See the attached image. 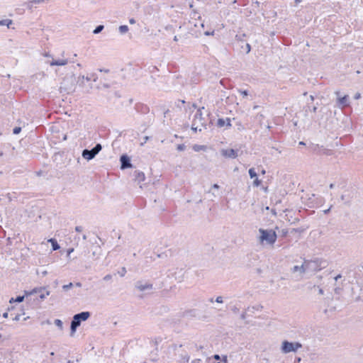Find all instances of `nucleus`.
<instances>
[{
	"instance_id": "obj_1",
	"label": "nucleus",
	"mask_w": 363,
	"mask_h": 363,
	"mask_svg": "<svg viewBox=\"0 0 363 363\" xmlns=\"http://www.w3.org/2000/svg\"><path fill=\"white\" fill-rule=\"evenodd\" d=\"M91 316L89 311H82L75 314L70 324V336L73 337L78 327L80 326L82 321L86 320Z\"/></svg>"
},
{
	"instance_id": "obj_2",
	"label": "nucleus",
	"mask_w": 363,
	"mask_h": 363,
	"mask_svg": "<svg viewBox=\"0 0 363 363\" xmlns=\"http://www.w3.org/2000/svg\"><path fill=\"white\" fill-rule=\"evenodd\" d=\"M259 241L261 244H267L273 245L277 238V235L275 231L273 230H265L263 228L259 229Z\"/></svg>"
},
{
	"instance_id": "obj_3",
	"label": "nucleus",
	"mask_w": 363,
	"mask_h": 363,
	"mask_svg": "<svg viewBox=\"0 0 363 363\" xmlns=\"http://www.w3.org/2000/svg\"><path fill=\"white\" fill-rule=\"evenodd\" d=\"M245 38L246 35L245 33L237 34L235 39V45L240 52L248 54L251 50V46L247 43Z\"/></svg>"
},
{
	"instance_id": "obj_4",
	"label": "nucleus",
	"mask_w": 363,
	"mask_h": 363,
	"mask_svg": "<svg viewBox=\"0 0 363 363\" xmlns=\"http://www.w3.org/2000/svg\"><path fill=\"white\" fill-rule=\"evenodd\" d=\"M302 347V345L298 342H289L284 340L281 343V350L284 354L289 352H296Z\"/></svg>"
},
{
	"instance_id": "obj_5",
	"label": "nucleus",
	"mask_w": 363,
	"mask_h": 363,
	"mask_svg": "<svg viewBox=\"0 0 363 363\" xmlns=\"http://www.w3.org/2000/svg\"><path fill=\"white\" fill-rule=\"evenodd\" d=\"M76 86V79L74 74L70 76H66L62 82V86L66 91L69 92L75 89Z\"/></svg>"
},
{
	"instance_id": "obj_6",
	"label": "nucleus",
	"mask_w": 363,
	"mask_h": 363,
	"mask_svg": "<svg viewBox=\"0 0 363 363\" xmlns=\"http://www.w3.org/2000/svg\"><path fill=\"white\" fill-rule=\"evenodd\" d=\"M306 272L308 271H319L322 268H324L325 266H322V262H320L318 259L315 260H304Z\"/></svg>"
},
{
	"instance_id": "obj_7",
	"label": "nucleus",
	"mask_w": 363,
	"mask_h": 363,
	"mask_svg": "<svg viewBox=\"0 0 363 363\" xmlns=\"http://www.w3.org/2000/svg\"><path fill=\"white\" fill-rule=\"evenodd\" d=\"M135 288L140 291H145L152 290L153 289V285L149 281L138 280L135 283Z\"/></svg>"
},
{
	"instance_id": "obj_8",
	"label": "nucleus",
	"mask_w": 363,
	"mask_h": 363,
	"mask_svg": "<svg viewBox=\"0 0 363 363\" xmlns=\"http://www.w3.org/2000/svg\"><path fill=\"white\" fill-rule=\"evenodd\" d=\"M238 150L234 149H223L220 151L221 155L226 158L235 159L238 156Z\"/></svg>"
},
{
	"instance_id": "obj_9",
	"label": "nucleus",
	"mask_w": 363,
	"mask_h": 363,
	"mask_svg": "<svg viewBox=\"0 0 363 363\" xmlns=\"http://www.w3.org/2000/svg\"><path fill=\"white\" fill-rule=\"evenodd\" d=\"M335 94L337 96V104L338 106L344 107V106H348L350 105L348 95H345L344 96L340 97V92L339 91H336L335 92Z\"/></svg>"
},
{
	"instance_id": "obj_10",
	"label": "nucleus",
	"mask_w": 363,
	"mask_h": 363,
	"mask_svg": "<svg viewBox=\"0 0 363 363\" xmlns=\"http://www.w3.org/2000/svg\"><path fill=\"white\" fill-rule=\"evenodd\" d=\"M121 169H125L132 167L130 157L127 155H122L120 157Z\"/></svg>"
},
{
	"instance_id": "obj_11",
	"label": "nucleus",
	"mask_w": 363,
	"mask_h": 363,
	"mask_svg": "<svg viewBox=\"0 0 363 363\" xmlns=\"http://www.w3.org/2000/svg\"><path fill=\"white\" fill-rule=\"evenodd\" d=\"M193 121H196V123L200 126L206 127L204 123V118L202 117V113L200 108L196 111Z\"/></svg>"
},
{
	"instance_id": "obj_12",
	"label": "nucleus",
	"mask_w": 363,
	"mask_h": 363,
	"mask_svg": "<svg viewBox=\"0 0 363 363\" xmlns=\"http://www.w3.org/2000/svg\"><path fill=\"white\" fill-rule=\"evenodd\" d=\"M258 262H259V256L256 254H251L249 256V260H248V263L247 264V266L248 267H257Z\"/></svg>"
},
{
	"instance_id": "obj_13",
	"label": "nucleus",
	"mask_w": 363,
	"mask_h": 363,
	"mask_svg": "<svg viewBox=\"0 0 363 363\" xmlns=\"http://www.w3.org/2000/svg\"><path fill=\"white\" fill-rule=\"evenodd\" d=\"M82 156L83 157V158H84L89 161V160L94 159L96 155L94 152V151L92 150V149H91V150L84 149L82 151Z\"/></svg>"
},
{
	"instance_id": "obj_14",
	"label": "nucleus",
	"mask_w": 363,
	"mask_h": 363,
	"mask_svg": "<svg viewBox=\"0 0 363 363\" xmlns=\"http://www.w3.org/2000/svg\"><path fill=\"white\" fill-rule=\"evenodd\" d=\"M291 272L292 273H296V272H298L300 274H305L306 272V265H305V261L303 262V263L298 266V265H296V266H294L291 269Z\"/></svg>"
},
{
	"instance_id": "obj_15",
	"label": "nucleus",
	"mask_w": 363,
	"mask_h": 363,
	"mask_svg": "<svg viewBox=\"0 0 363 363\" xmlns=\"http://www.w3.org/2000/svg\"><path fill=\"white\" fill-rule=\"evenodd\" d=\"M225 125H226L228 128L231 127L230 119L229 118H227L226 119L218 118L217 121V126L219 128H222Z\"/></svg>"
},
{
	"instance_id": "obj_16",
	"label": "nucleus",
	"mask_w": 363,
	"mask_h": 363,
	"mask_svg": "<svg viewBox=\"0 0 363 363\" xmlns=\"http://www.w3.org/2000/svg\"><path fill=\"white\" fill-rule=\"evenodd\" d=\"M134 177L135 181L138 184H140L141 182H143L145 179V174L140 171L134 172Z\"/></svg>"
},
{
	"instance_id": "obj_17",
	"label": "nucleus",
	"mask_w": 363,
	"mask_h": 363,
	"mask_svg": "<svg viewBox=\"0 0 363 363\" xmlns=\"http://www.w3.org/2000/svg\"><path fill=\"white\" fill-rule=\"evenodd\" d=\"M68 63L67 60H52L50 62V66H64Z\"/></svg>"
},
{
	"instance_id": "obj_18",
	"label": "nucleus",
	"mask_w": 363,
	"mask_h": 363,
	"mask_svg": "<svg viewBox=\"0 0 363 363\" xmlns=\"http://www.w3.org/2000/svg\"><path fill=\"white\" fill-rule=\"evenodd\" d=\"M48 242L51 243L52 250H57L60 249V246L57 243V242L55 239L50 238V240H48Z\"/></svg>"
},
{
	"instance_id": "obj_19",
	"label": "nucleus",
	"mask_w": 363,
	"mask_h": 363,
	"mask_svg": "<svg viewBox=\"0 0 363 363\" xmlns=\"http://www.w3.org/2000/svg\"><path fill=\"white\" fill-rule=\"evenodd\" d=\"M45 289V288H44V287L35 288L30 292L26 291V295H31V294H37V293H41Z\"/></svg>"
},
{
	"instance_id": "obj_20",
	"label": "nucleus",
	"mask_w": 363,
	"mask_h": 363,
	"mask_svg": "<svg viewBox=\"0 0 363 363\" xmlns=\"http://www.w3.org/2000/svg\"><path fill=\"white\" fill-rule=\"evenodd\" d=\"M13 23L12 20L11 19H4L0 21V26H6L9 28L10 25Z\"/></svg>"
},
{
	"instance_id": "obj_21",
	"label": "nucleus",
	"mask_w": 363,
	"mask_h": 363,
	"mask_svg": "<svg viewBox=\"0 0 363 363\" xmlns=\"http://www.w3.org/2000/svg\"><path fill=\"white\" fill-rule=\"evenodd\" d=\"M102 149V146L100 143H97L93 148L92 150L96 155Z\"/></svg>"
},
{
	"instance_id": "obj_22",
	"label": "nucleus",
	"mask_w": 363,
	"mask_h": 363,
	"mask_svg": "<svg viewBox=\"0 0 363 363\" xmlns=\"http://www.w3.org/2000/svg\"><path fill=\"white\" fill-rule=\"evenodd\" d=\"M102 149V146L100 143H97L93 148L92 150L96 155Z\"/></svg>"
},
{
	"instance_id": "obj_23",
	"label": "nucleus",
	"mask_w": 363,
	"mask_h": 363,
	"mask_svg": "<svg viewBox=\"0 0 363 363\" xmlns=\"http://www.w3.org/2000/svg\"><path fill=\"white\" fill-rule=\"evenodd\" d=\"M191 130L194 132H196L197 130L201 131V128H200V125H199L196 121H193L191 124Z\"/></svg>"
},
{
	"instance_id": "obj_24",
	"label": "nucleus",
	"mask_w": 363,
	"mask_h": 363,
	"mask_svg": "<svg viewBox=\"0 0 363 363\" xmlns=\"http://www.w3.org/2000/svg\"><path fill=\"white\" fill-rule=\"evenodd\" d=\"M118 30L121 34H124L128 31V27L126 25H122L119 26Z\"/></svg>"
},
{
	"instance_id": "obj_25",
	"label": "nucleus",
	"mask_w": 363,
	"mask_h": 363,
	"mask_svg": "<svg viewBox=\"0 0 363 363\" xmlns=\"http://www.w3.org/2000/svg\"><path fill=\"white\" fill-rule=\"evenodd\" d=\"M104 28V26L103 25H99L97 26L95 29L93 31L94 34H98L101 33Z\"/></svg>"
},
{
	"instance_id": "obj_26",
	"label": "nucleus",
	"mask_w": 363,
	"mask_h": 363,
	"mask_svg": "<svg viewBox=\"0 0 363 363\" xmlns=\"http://www.w3.org/2000/svg\"><path fill=\"white\" fill-rule=\"evenodd\" d=\"M180 357L181 359L184 361V362H188L189 361L190 357L186 352H185L184 354H181Z\"/></svg>"
},
{
	"instance_id": "obj_27",
	"label": "nucleus",
	"mask_w": 363,
	"mask_h": 363,
	"mask_svg": "<svg viewBox=\"0 0 363 363\" xmlns=\"http://www.w3.org/2000/svg\"><path fill=\"white\" fill-rule=\"evenodd\" d=\"M249 172V175H250V178H252H252H256V177H257V173L255 172V169H254V168H250V169H249V172Z\"/></svg>"
},
{
	"instance_id": "obj_28",
	"label": "nucleus",
	"mask_w": 363,
	"mask_h": 363,
	"mask_svg": "<svg viewBox=\"0 0 363 363\" xmlns=\"http://www.w3.org/2000/svg\"><path fill=\"white\" fill-rule=\"evenodd\" d=\"M54 323L60 329L62 330L63 323L62 321L60 319H55Z\"/></svg>"
},
{
	"instance_id": "obj_29",
	"label": "nucleus",
	"mask_w": 363,
	"mask_h": 363,
	"mask_svg": "<svg viewBox=\"0 0 363 363\" xmlns=\"http://www.w3.org/2000/svg\"><path fill=\"white\" fill-rule=\"evenodd\" d=\"M91 79H93V81H94V82H96V79H97V77L96 76V74H90V76H86V81H88V82H89V81H90V80H91Z\"/></svg>"
},
{
	"instance_id": "obj_30",
	"label": "nucleus",
	"mask_w": 363,
	"mask_h": 363,
	"mask_svg": "<svg viewBox=\"0 0 363 363\" xmlns=\"http://www.w3.org/2000/svg\"><path fill=\"white\" fill-rule=\"evenodd\" d=\"M206 148V147L204 145H195L194 147H193V149L195 150V151H199L201 150H204Z\"/></svg>"
},
{
	"instance_id": "obj_31",
	"label": "nucleus",
	"mask_w": 363,
	"mask_h": 363,
	"mask_svg": "<svg viewBox=\"0 0 363 363\" xmlns=\"http://www.w3.org/2000/svg\"><path fill=\"white\" fill-rule=\"evenodd\" d=\"M84 79H86V77L84 75L79 76L77 83H79L80 86H83L84 85Z\"/></svg>"
},
{
	"instance_id": "obj_32",
	"label": "nucleus",
	"mask_w": 363,
	"mask_h": 363,
	"mask_svg": "<svg viewBox=\"0 0 363 363\" xmlns=\"http://www.w3.org/2000/svg\"><path fill=\"white\" fill-rule=\"evenodd\" d=\"M50 294V291H47L45 293H40V294L39 295V298L41 299V300H43L47 296H48Z\"/></svg>"
},
{
	"instance_id": "obj_33",
	"label": "nucleus",
	"mask_w": 363,
	"mask_h": 363,
	"mask_svg": "<svg viewBox=\"0 0 363 363\" xmlns=\"http://www.w3.org/2000/svg\"><path fill=\"white\" fill-rule=\"evenodd\" d=\"M24 296H18L16 298H15V302H18V303H21L24 300Z\"/></svg>"
},
{
	"instance_id": "obj_34",
	"label": "nucleus",
	"mask_w": 363,
	"mask_h": 363,
	"mask_svg": "<svg viewBox=\"0 0 363 363\" xmlns=\"http://www.w3.org/2000/svg\"><path fill=\"white\" fill-rule=\"evenodd\" d=\"M73 286V284L72 283H69L68 284H66V285H64L62 286V289L65 290V291H67L69 290V289H71L72 287Z\"/></svg>"
},
{
	"instance_id": "obj_35",
	"label": "nucleus",
	"mask_w": 363,
	"mask_h": 363,
	"mask_svg": "<svg viewBox=\"0 0 363 363\" xmlns=\"http://www.w3.org/2000/svg\"><path fill=\"white\" fill-rule=\"evenodd\" d=\"M21 131V127H15L13 129V133L15 134V135H17V134L20 133Z\"/></svg>"
},
{
	"instance_id": "obj_36",
	"label": "nucleus",
	"mask_w": 363,
	"mask_h": 363,
	"mask_svg": "<svg viewBox=\"0 0 363 363\" xmlns=\"http://www.w3.org/2000/svg\"><path fill=\"white\" fill-rule=\"evenodd\" d=\"M126 272L127 271L125 267H122L121 271L118 272V274H120L121 277H124Z\"/></svg>"
},
{
	"instance_id": "obj_37",
	"label": "nucleus",
	"mask_w": 363,
	"mask_h": 363,
	"mask_svg": "<svg viewBox=\"0 0 363 363\" xmlns=\"http://www.w3.org/2000/svg\"><path fill=\"white\" fill-rule=\"evenodd\" d=\"M186 148V146L184 144H179L177 146V150L178 151H183Z\"/></svg>"
},
{
	"instance_id": "obj_38",
	"label": "nucleus",
	"mask_w": 363,
	"mask_h": 363,
	"mask_svg": "<svg viewBox=\"0 0 363 363\" xmlns=\"http://www.w3.org/2000/svg\"><path fill=\"white\" fill-rule=\"evenodd\" d=\"M261 184V181L257 179V177L255 178V179L253 182V185L255 186H259Z\"/></svg>"
},
{
	"instance_id": "obj_39",
	"label": "nucleus",
	"mask_w": 363,
	"mask_h": 363,
	"mask_svg": "<svg viewBox=\"0 0 363 363\" xmlns=\"http://www.w3.org/2000/svg\"><path fill=\"white\" fill-rule=\"evenodd\" d=\"M238 91L245 97L248 96V91L247 90L239 89Z\"/></svg>"
},
{
	"instance_id": "obj_40",
	"label": "nucleus",
	"mask_w": 363,
	"mask_h": 363,
	"mask_svg": "<svg viewBox=\"0 0 363 363\" xmlns=\"http://www.w3.org/2000/svg\"><path fill=\"white\" fill-rule=\"evenodd\" d=\"M215 301L218 303H222L223 302V298L222 296H218L216 298Z\"/></svg>"
},
{
	"instance_id": "obj_41",
	"label": "nucleus",
	"mask_w": 363,
	"mask_h": 363,
	"mask_svg": "<svg viewBox=\"0 0 363 363\" xmlns=\"http://www.w3.org/2000/svg\"><path fill=\"white\" fill-rule=\"evenodd\" d=\"M255 270V272L257 273V274H261L262 273V270L260 267H256L254 269Z\"/></svg>"
},
{
	"instance_id": "obj_42",
	"label": "nucleus",
	"mask_w": 363,
	"mask_h": 363,
	"mask_svg": "<svg viewBox=\"0 0 363 363\" xmlns=\"http://www.w3.org/2000/svg\"><path fill=\"white\" fill-rule=\"evenodd\" d=\"M281 233V235L283 237H286L287 235V234H288V230L287 229H282Z\"/></svg>"
},
{
	"instance_id": "obj_43",
	"label": "nucleus",
	"mask_w": 363,
	"mask_h": 363,
	"mask_svg": "<svg viewBox=\"0 0 363 363\" xmlns=\"http://www.w3.org/2000/svg\"><path fill=\"white\" fill-rule=\"evenodd\" d=\"M111 278H112V276H111V274H107V275H106V276L103 278V279H104V281H109V280H111Z\"/></svg>"
},
{
	"instance_id": "obj_44",
	"label": "nucleus",
	"mask_w": 363,
	"mask_h": 363,
	"mask_svg": "<svg viewBox=\"0 0 363 363\" xmlns=\"http://www.w3.org/2000/svg\"><path fill=\"white\" fill-rule=\"evenodd\" d=\"M303 230H300V229H298V228H292L290 231L291 233H296V232H302Z\"/></svg>"
},
{
	"instance_id": "obj_45",
	"label": "nucleus",
	"mask_w": 363,
	"mask_h": 363,
	"mask_svg": "<svg viewBox=\"0 0 363 363\" xmlns=\"http://www.w3.org/2000/svg\"><path fill=\"white\" fill-rule=\"evenodd\" d=\"M361 98V94L357 92L354 94V99L357 100V99H359Z\"/></svg>"
},
{
	"instance_id": "obj_46",
	"label": "nucleus",
	"mask_w": 363,
	"mask_h": 363,
	"mask_svg": "<svg viewBox=\"0 0 363 363\" xmlns=\"http://www.w3.org/2000/svg\"><path fill=\"white\" fill-rule=\"evenodd\" d=\"M83 228L82 226H76L75 227V230L78 233L82 231Z\"/></svg>"
},
{
	"instance_id": "obj_47",
	"label": "nucleus",
	"mask_w": 363,
	"mask_h": 363,
	"mask_svg": "<svg viewBox=\"0 0 363 363\" xmlns=\"http://www.w3.org/2000/svg\"><path fill=\"white\" fill-rule=\"evenodd\" d=\"M20 317H21V314H17L13 318V320H15V321H18L20 320Z\"/></svg>"
},
{
	"instance_id": "obj_48",
	"label": "nucleus",
	"mask_w": 363,
	"mask_h": 363,
	"mask_svg": "<svg viewBox=\"0 0 363 363\" xmlns=\"http://www.w3.org/2000/svg\"><path fill=\"white\" fill-rule=\"evenodd\" d=\"M43 1H44V0H33L31 2L33 3V4H40V3H42Z\"/></svg>"
},
{
	"instance_id": "obj_49",
	"label": "nucleus",
	"mask_w": 363,
	"mask_h": 363,
	"mask_svg": "<svg viewBox=\"0 0 363 363\" xmlns=\"http://www.w3.org/2000/svg\"><path fill=\"white\" fill-rule=\"evenodd\" d=\"M149 137L148 136H145L144 137V142L143 143H141V145H143L144 143H145L148 140H149Z\"/></svg>"
},
{
	"instance_id": "obj_50",
	"label": "nucleus",
	"mask_w": 363,
	"mask_h": 363,
	"mask_svg": "<svg viewBox=\"0 0 363 363\" xmlns=\"http://www.w3.org/2000/svg\"><path fill=\"white\" fill-rule=\"evenodd\" d=\"M241 319L244 320L246 318V312H244L240 315Z\"/></svg>"
},
{
	"instance_id": "obj_51",
	"label": "nucleus",
	"mask_w": 363,
	"mask_h": 363,
	"mask_svg": "<svg viewBox=\"0 0 363 363\" xmlns=\"http://www.w3.org/2000/svg\"><path fill=\"white\" fill-rule=\"evenodd\" d=\"M213 33H214V31H212V32L206 31V32L204 33V34H205L206 35H213Z\"/></svg>"
},
{
	"instance_id": "obj_52",
	"label": "nucleus",
	"mask_w": 363,
	"mask_h": 363,
	"mask_svg": "<svg viewBox=\"0 0 363 363\" xmlns=\"http://www.w3.org/2000/svg\"><path fill=\"white\" fill-rule=\"evenodd\" d=\"M201 360L200 359H196L193 360V361L191 362V363H200V362H201Z\"/></svg>"
},
{
	"instance_id": "obj_53",
	"label": "nucleus",
	"mask_w": 363,
	"mask_h": 363,
	"mask_svg": "<svg viewBox=\"0 0 363 363\" xmlns=\"http://www.w3.org/2000/svg\"><path fill=\"white\" fill-rule=\"evenodd\" d=\"M129 23H130V24H134V23H135V20L133 18H130V19H129Z\"/></svg>"
},
{
	"instance_id": "obj_54",
	"label": "nucleus",
	"mask_w": 363,
	"mask_h": 363,
	"mask_svg": "<svg viewBox=\"0 0 363 363\" xmlns=\"http://www.w3.org/2000/svg\"><path fill=\"white\" fill-rule=\"evenodd\" d=\"M318 288V294H320V295H323V290L321 289V288Z\"/></svg>"
},
{
	"instance_id": "obj_55",
	"label": "nucleus",
	"mask_w": 363,
	"mask_h": 363,
	"mask_svg": "<svg viewBox=\"0 0 363 363\" xmlns=\"http://www.w3.org/2000/svg\"><path fill=\"white\" fill-rule=\"evenodd\" d=\"M232 311L234 312V313H237L238 312V308L237 307H233L232 308Z\"/></svg>"
},
{
	"instance_id": "obj_56",
	"label": "nucleus",
	"mask_w": 363,
	"mask_h": 363,
	"mask_svg": "<svg viewBox=\"0 0 363 363\" xmlns=\"http://www.w3.org/2000/svg\"><path fill=\"white\" fill-rule=\"evenodd\" d=\"M212 188L213 189H219V186L217 184H214L213 186H212Z\"/></svg>"
},
{
	"instance_id": "obj_57",
	"label": "nucleus",
	"mask_w": 363,
	"mask_h": 363,
	"mask_svg": "<svg viewBox=\"0 0 363 363\" xmlns=\"http://www.w3.org/2000/svg\"><path fill=\"white\" fill-rule=\"evenodd\" d=\"M331 207H330L328 209L324 211V213L327 214L330 212Z\"/></svg>"
},
{
	"instance_id": "obj_58",
	"label": "nucleus",
	"mask_w": 363,
	"mask_h": 363,
	"mask_svg": "<svg viewBox=\"0 0 363 363\" xmlns=\"http://www.w3.org/2000/svg\"><path fill=\"white\" fill-rule=\"evenodd\" d=\"M8 315H9V313L7 312H5L4 314H3V317L4 318H8Z\"/></svg>"
},
{
	"instance_id": "obj_59",
	"label": "nucleus",
	"mask_w": 363,
	"mask_h": 363,
	"mask_svg": "<svg viewBox=\"0 0 363 363\" xmlns=\"http://www.w3.org/2000/svg\"><path fill=\"white\" fill-rule=\"evenodd\" d=\"M214 358L216 359V360H218L220 359V356L218 354H215L214 355Z\"/></svg>"
},
{
	"instance_id": "obj_60",
	"label": "nucleus",
	"mask_w": 363,
	"mask_h": 363,
	"mask_svg": "<svg viewBox=\"0 0 363 363\" xmlns=\"http://www.w3.org/2000/svg\"><path fill=\"white\" fill-rule=\"evenodd\" d=\"M313 112L315 113L316 111H317V107L316 106H314L313 107L312 110H311Z\"/></svg>"
},
{
	"instance_id": "obj_61",
	"label": "nucleus",
	"mask_w": 363,
	"mask_h": 363,
	"mask_svg": "<svg viewBox=\"0 0 363 363\" xmlns=\"http://www.w3.org/2000/svg\"><path fill=\"white\" fill-rule=\"evenodd\" d=\"M75 285H76L77 286H78V287H81V286H82V284H81L80 282H77V283L75 284Z\"/></svg>"
},
{
	"instance_id": "obj_62",
	"label": "nucleus",
	"mask_w": 363,
	"mask_h": 363,
	"mask_svg": "<svg viewBox=\"0 0 363 363\" xmlns=\"http://www.w3.org/2000/svg\"><path fill=\"white\" fill-rule=\"evenodd\" d=\"M340 199H341L342 201H345V195H342Z\"/></svg>"
},
{
	"instance_id": "obj_63",
	"label": "nucleus",
	"mask_w": 363,
	"mask_h": 363,
	"mask_svg": "<svg viewBox=\"0 0 363 363\" xmlns=\"http://www.w3.org/2000/svg\"><path fill=\"white\" fill-rule=\"evenodd\" d=\"M9 302H10L11 303H12L15 302V298H11L10 299Z\"/></svg>"
},
{
	"instance_id": "obj_64",
	"label": "nucleus",
	"mask_w": 363,
	"mask_h": 363,
	"mask_svg": "<svg viewBox=\"0 0 363 363\" xmlns=\"http://www.w3.org/2000/svg\"><path fill=\"white\" fill-rule=\"evenodd\" d=\"M298 145H305V143L303 141L299 142Z\"/></svg>"
}]
</instances>
